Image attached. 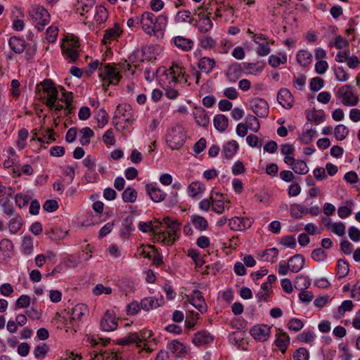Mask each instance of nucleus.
I'll return each mask as SVG.
<instances>
[{
  "label": "nucleus",
  "instance_id": "f257e3e1",
  "mask_svg": "<svg viewBox=\"0 0 360 360\" xmlns=\"http://www.w3.org/2000/svg\"><path fill=\"white\" fill-rule=\"evenodd\" d=\"M136 24H140L143 30L148 34H157L162 32L167 24V17L165 15H155L150 12H144Z\"/></svg>",
  "mask_w": 360,
  "mask_h": 360
},
{
  "label": "nucleus",
  "instance_id": "f03ea898",
  "mask_svg": "<svg viewBox=\"0 0 360 360\" xmlns=\"http://www.w3.org/2000/svg\"><path fill=\"white\" fill-rule=\"evenodd\" d=\"M166 139L168 146L172 150L181 148L186 140V134L183 127L180 124H176L172 127L168 131Z\"/></svg>",
  "mask_w": 360,
  "mask_h": 360
},
{
  "label": "nucleus",
  "instance_id": "7ed1b4c3",
  "mask_svg": "<svg viewBox=\"0 0 360 360\" xmlns=\"http://www.w3.org/2000/svg\"><path fill=\"white\" fill-rule=\"evenodd\" d=\"M99 77L103 80L104 91H106L110 84L117 85L122 77L117 69L109 64L99 68Z\"/></svg>",
  "mask_w": 360,
  "mask_h": 360
},
{
  "label": "nucleus",
  "instance_id": "20e7f679",
  "mask_svg": "<svg viewBox=\"0 0 360 360\" xmlns=\"http://www.w3.org/2000/svg\"><path fill=\"white\" fill-rule=\"evenodd\" d=\"M57 98L58 90L55 84L51 79H46V106L54 110L56 115L63 108L61 104L56 103Z\"/></svg>",
  "mask_w": 360,
  "mask_h": 360
},
{
  "label": "nucleus",
  "instance_id": "39448f33",
  "mask_svg": "<svg viewBox=\"0 0 360 360\" xmlns=\"http://www.w3.org/2000/svg\"><path fill=\"white\" fill-rule=\"evenodd\" d=\"M336 96L346 106H354L359 102L357 96L354 94L349 85H344L340 87L338 90Z\"/></svg>",
  "mask_w": 360,
  "mask_h": 360
},
{
  "label": "nucleus",
  "instance_id": "423d86ee",
  "mask_svg": "<svg viewBox=\"0 0 360 360\" xmlns=\"http://www.w3.org/2000/svg\"><path fill=\"white\" fill-rule=\"evenodd\" d=\"M44 11L45 8L40 6H34L30 11V17L34 24L35 27L39 32L43 31L44 29Z\"/></svg>",
  "mask_w": 360,
  "mask_h": 360
},
{
  "label": "nucleus",
  "instance_id": "0eeeda50",
  "mask_svg": "<svg viewBox=\"0 0 360 360\" xmlns=\"http://www.w3.org/2000/svg\"><path fill=\"white\" fill-rule=\"evenodd\" d=\"M45 98V80L41 82L36 86L34 96V110L36 114L41 117L43 113L42 105L44 103Z\"/></svg>",
  "mask_w": 360,
  "mask_h": 360
},
{
  "label": "nucleus",
  "instance_id": "6e6552de",
  "mask_svg": "<svg viewBox=\"0 0 360 360\" xmlns=\"http://www.w3.org/2000/svg\"><path fill=\"white\" fill-rule=\"evenodd\" d=\"M250 106L253 112L257 117H267L269 112V105L264 99L254 98L250 101Z\"/></svg>",
  "mask_w": 360,
  "mask_h": 360
},
{
  "label": "nucleus",
  "instance_id": "1a4fd4ad",
  "mask_svg": "<svg viewBox=\"0 0 360 360\" xmlns=\"http://www.w3.org/2000/svg\"><path fill=\"white\" fill-rule=\"evenodd\" d=\"M117 320L113 311L107 310L100 322L101 330L105 332L116 330L118 326Z\"/></svg>",
  "mask_w": 360,
  "mask_h": 360
},
{
  "label": "nucleus",
  "instance_id": "9d476101",
  "mask_svg": "<svg viewBox=\"0 0 360 360\" xmlns=\"http://www.w3.org/2000/svg\"><path fill=\"white\" fill-rule=\"evenodd\" d=\"M271 328L267 325H256L250 329L251 335L260 342H264L269 338Z\"/></svg>",
  "mask_w": 360,
  "mask_h": 360
},
{
  "label": "nucleus",
  "instance_id": "9b49d317",
  "mask_svg": "<svg viewBox=\"0 0 360 360\" xmlns=\"http://www.w3.org/2000/svg\"><path fill=\"white\" fill-rule=\"evenodd\" d=\"M75 322L76 321H72V323H70V318L68 320L64 316H61L58 314L55 315V317H53L51 321V323L55 325L58 328H64L66 332L70 330V331L73 333L77 331Z\"/></svg>",
  "mask_w": 360,
  "mask_h": 360
},
{
  "label": "nucleus",
  "instance_id": "f8f14e48",
  "mask_svg": "<svg viewBox=\"0 0 360 360\" xmlns=\"http://www.w3.org/2000/svg\"><path fill=\"white\" fill-rule=\"evenodd\" d=\"M277 100L286 109H290L293 106L294 98L288 89H280L277 95Z\"/></svg>",
  "mask_w": 360,
  "mask_h": 360
},
{
  "label": "nucleus",
  "instance_id": "ddd939ff",
  "mask_svg": "<svg viewBox=\"0 0 360 360\" xmlns=\"http://www.w3.org/2000/svg\"><path fill=\"white\" fill-rule=\"evenodd\" d=\"M214 340L213 336L207 330L197 332L193 338V342L196 346H202L210 344Z\"/></svg>",
  "mask_w": 360,
  "mask_h": 360
},
{
  "label": "nucleus",
  "instance_id": "4468645a",
  "mask_svg": "<svg viewBox=\"0 0 360 360\" xmlns=\"http://www.w3.org/2000/svg\"><path fill=\"white\" fill-rule=\"evenodd\" d=\"M146 190L153 202H160L165 198L166 194L152 184H146Z\"/></svg>",
  "mask_w": 360,
  "mask_h": 360
},
{
  "label": "nucleus",
  "instance_id": "2eb2a0df",
  "mask_svg": "<svg viewBox=\"0 0 360 360\" xmlns=\"http://www.w3.org/2000/svg\"><path fill=\"white\" fill-rule=\"evenodd\" d=\"M189 300L190 303L200 312L202 313L206 311V303L202 293L200 291L193 292Z\"/></svg>",
  "mask_w": 360,
  "mask_h": 360
},
{
  "label": "nucleus",
  "instance_id": "dca6fc26",
  "mask_svg": "<svg viewBox=\"0 0 360 360\" xmlns=\"http://www.w3.org/2000/svg\"><path fill=\"white\" fill-rule=\"evenodd\" d=\"M289 269L292 272L297 273L304 267V258L302 255L291 257L288 262Z\"/></svg>",
  "mask_w": 360,
  "mask_h": 360
},
{
  "label": "nucleus",
  "instance_id": "f3484780",
  "mask_svg": "<svg viewBox=\"0 0 360 360\" xmlns=\"http://www.w3.org/2000/svg\"><path fill=\"white\" fill-rule=\"evenodd\" d=\"M163 299H157L154 297H145L141 301V307L145 311L155 309L163 304Z\"/></svg>",
  "mask_w": 360,
  "mask_h": 360
},
{
  "label": "nucleus",
  "instance_id": "a211bd4d",
  "mask_svg": "<svg viewBox=\"0 0 360 360\" xmlns=\"http://www.w3.org/2000/svg\"><path fill=\"white\" fill-rule=\"evenodd\" d=\"M226 75L229 82H235L242 75L240 64L237 63L231 64L229 67Z\"/></svg>",
  "mask_w": 360,
  "mask_h": 360
},
{
  "label": "nucleus",
  "instance_id": "6ab92c4d",
  "mask_svg": "<svg viewBox=\"0 0 360 360\" xmlns=\"http://www.w3.org/2000/svg\"><path fill=\"white\" fill-rule=\"evenodd\" d=\"M174 44L179 49L184 51H188L192 49L193 46V40L183 37L181 36L175 37L173 39Z\"/></svg>",
  "mask_w": 360,
  "mask_h": 360
},
{
  "label": "nucleus",
  "instance_id": "aec40b11",
  "mask_svg": "<svg viewBox=\"0 0 360 360\" xmlns=\"http://www.w3.org/2000/svg\"><path fill=\"white\" fill-rule=\"evenodd\" d=\"M88 311L87 306L84 304H78L72 309L70 317V323L72 321L80 320L81 318Z\"/></svg>",
  "mask_w": 360,
  "mask_h": 360
},
{
  "label": "nucleus",
  "instance_id": "412c9836",
  "mask_svg": "<svg viewBox=\"0 0 360 360\" xmlns=\"http://www.w3.org/2000/svg\"><path fill=\"white\" fill-rule=\"evenodd\" d=\"M8 44L10 48L15 53H22L26 47L25 41L18 37H12L10 38Z\"/></svg>",
  "mask_w": 360,
  "mask_h": 360
},
{
  "label": "nucleus",
  "instance_id": "4be33fe9",
  "mask_svg": "<svg viewBox=\"0 0 360 360\" xmlns=\"http://www.w3.org/2000/svg\"><path fill=\"white\" fill-rule=\"evenodd\" d=\"M215 64L214 59L208 57H203L200 59L198 63V67L202 72L209 74L215 67Z\"/></svg>",
  "mask_w": 360,
  "mask_h": 360
},
{
  "label": "nucleus",
  "instance_id": "5701e85b",
  "mask_svg": "<svg viewBox=\"0 0 360 360\" xmlns=\"http://www.w3.org/2000/svg\"><path fill=\"white\" fill-rule=\"evenodd\" d=\"M238 148V143L235 140H231L224 145L222 153L227 159H231L236 153Z\"/></svg>",
  "mask_w": 360,
  "mask_h": 360
},
{
  "label": "nucleus",
  "instance_id": "b1692460",
  "mask_svg": "<svg viewBox=\"0 0 360 360\" xmlns=\"http://www.w3.org/2000/svg\"><path fill=\"white\" fill-rule=\"evenodd\" d=\"M161 81L163 82L166 96L169 99H176L179 96V91L176 89V84L163 79Z\"/></svg>",
  "mask_w": 360,
  "mask_h": 360
},
{
  "label": "nucleus",
  "instance_id": "393cba45",
  "mask_svg": "<svg viewBox=\"0 0 360 360\" xmlns=\"http://www.w3.org/2000/svg\"><path fill=\"white\" fill-rule=\"evenodd\" d=\"M184 68L178 64H172V65L165 72V79L169 82H174L176 83V77L179 75Z\"/></svg>",
  "mask_w": 360,
  "mask_h": 360
},
{
  "label": "nucleus",
  "instance_id": "a878e982",
  "mask_svg": "<svg viewBox=\"0 0 360 360\" xmlns=\"http://www.w3.org/2000/svg\"><path fill=\"white\" fill-rule=\"evenodd\" d=\"M153 242H161L167 246L172 245L174 243V240L170 238V236L167 232L163 231L153 233Z\"/></svg>",
  "mask_w": 360,
  "mask_h": 360
},
{
  "label": "nucleus",
  "instance_id": "bb28decb",
  "mask_svg": "<svg viewBox=\"0 0 360 360\" xmlns=\"http://www.w3.org/2000/svg\"><path fill=\"white\" fill-rule=\"evenodd\" d=\"M140 340V335L137 333H130L124 338L120 339L118 344L121 345H129L132 343H136L138 347H141Z\"/></svg>",
  "mask_w": 360,
  "mask_h": 360
},
{
  "label": "nucleus",
  "instance_id": "cd10ccee",
  "mask_svg": "<svg viewBox=\"0 0 360 360\" xmlns=\"http://www.w3.org/2000/svg\"><path fill=\"white\" fill-rule=\"evenodd\" d=\"M289 343L290 338L285 333L281 331L279 333L276 335V340L275 341V344L276 347H278L283 353L285 352Z\"/></svg>",
  "mask_w": 360,
  "mask_h": 360
},
{
  "label": "nucleus",
  "instance_id": "c85d7f7f",
  "mask_svg": "<svg viewBox=\"0 0 360 360\" xmlns=\"http://www.w3.org/2000/svg\"><path fill=\"white\" fill-rule=\"evenodd\" d=\"M194 118L196 123L201 127H206L208 126L210 119L206 112L202 109H198L193 112Z\"/></svg>",
  "mask_w": 360,
  "mask_h": 360
},
{
  "label": "nucleus",
  "instance_id": "c756f323",
  "mask_svg": "<svg viewBox=\"0 0 360 360\" xmlns=\"http://www.w3.org/2000/svg\"><path fill=\"white\" fill-rule=\"evenodd\" d=\"M312 54L306 50H300L297 54V62L303 67H307L312 62Z\"/></svg>",
  "mask_w": 360,
  "mask_h": 360
},
{
  "label": "nucleus",
  "instance_id": "7c9ffc66",
  "mask_svg": "<svg viewBox=\"0 0 360 360\" xmlns=\"http://www.w3.org/2000/svg\"><path fill=\"white\" fill-rule=\"evenodd\" d=\"M129 113H131V108L130 105L126 103L119 104L115 111L113 122L122 117H125L128 116Z\"/></svg>",
  "mask_w": 360,
  "mask_h": 360
},
{
  "label": "nucleus",
  "instance_id": "2f4dec72",
  "mask_svg": "<svg viewBox=\"0 0 360 360\" xmlns=\"http://www.w3.org/2000/svg\"><path fill=\"white\" fill-rule=\"evenodd\" d=\"M214 126L219 131H224L229 124L228 118L224 115H217L214 117Z\"/></svg>",
  "mask_w": 360,
  "mask_h": 360
},
{
  "label": "nucleus",
  "instance_id": "473e14b6",
  "mask_svg": "<svg viewBox=\"0 0 360 360\" xmlns=\"http://www.w3.org/2000/svg\"><path fill=\"white\" fill-rule=\"evenodd\" d=\"M205 190L204 185L199 181H193L188 186V194L194 198L202 193Z\"/></svg>",
  "mask_w": 360,
  "mask_h": 360
},
{
  "label": "nucleus",
  "instance_id": "72a5a7b5",
  "mask_svg": "<svg viewBox=\"0 0 360 360\" xmlns=\"http://www.w3.org/2000/svg\"><path fill=\"white\" fill-rule=\"evenodd\" d=\"M168 349L178 356L186 352V347L177 340L170 342L168 345Z\"/></svg>",
  "mask_w": 360,
  "mask_h": 360
},
{
  "label": "nucleus",
  "instance_id": "f704fd0d",
  "mask_svg": "<svg viewBox=\"0 0 360 360\" xmlns=\"http://www.w3.org/2000/svg\"><path fill=\"white\" fill-rule=\"evenodd\" d=\"M311 285V280L308 276H297L294 282L295 289L303 290L307 289Z\"/></svg>",
  "mask_w": 360,
  "mask_h": 360
},
{
  "label": "nucleus",
  "instance_id": "c9c22d12",
  "mask_svg": "<svg viewBox=\"0 0 360 360\" xmlns=\"http://www.w3.org/2000/svg\"><path fill=\"white\" fill-rule=\"evenodd\" d=\"M213 24L210 16L202 15L200 19L198 30L201 33L208 32L212 28Z\"/></svg>",
  "mask_w": 360,
  "mask_h": 360
},
{
  "label": "nucleus",
  "instance_id": "e433bc0d",
  "mask_svg": "<svg viewBox=\"0 0 360 360\" xmlns=\"http://www.w3.org/2000/svg\"><path fill=\"white\" fill-rule=\"evenodd\" d=\"M307 117L308 120L319 124L324 121L325 114L323 111H317L316 110H313L307 112Z\"/></svg>",
  "mask_w": 360,
  "mask_h": 360
},
{
  "label": "nucleus",
  "instance_id": "4c0bfd02",
  "mask_svg": "<svg viewBox=\"0 0 360 360\" xmlns=\"http://www.w3.org/2000/svg\"><path fill=\"white\" fill-rule=\"evenodd\" d=\"M122 198L124 202H134L137 198V192L134 188L128 186L123 191Z\"/></svg>",
  "mask_w": 360,
  "mask_h": 360
},
{
  "label": "nucleus",
  "instance_id": "58836bf2",
  "mask_svg": "<svg viewBox=\"0 0 360 360\" xmlns=\"http://www.w3.org/2000/svg\"><path fill=\"white\" fill-rule=\"evenodd\" d=\"M67 233L68 231H63L61 229L57 226L52 227L50 231H46V235H49V238L56 241L63 238Z\"/></svg>",
  "mask_w": 360,
  "mask_h": 360
},
{
  "label": "nucleus",
  "instance_id": "ea45409f",
  "mask_svg": "<svg viewBox=\"0 0 360 360\" xmlns=\"http://www.w3.org/2000/svg\"><path fill=\"white\" fill-rule=\"evenodd\" d=\"M191 222L194 227L199 231H205L207 226L208 223L207 220L201 216L194 215L191 217Z\"/></svg>",
  "mask_w": 360,
  "mask_h": 360
},
{
  "label": "nucleus",
  "instance_id": "a19ab883",
  "mask_svg": "<svg viewBox=\"0 0 360 360\" xmlns=\"http://www.w3.org/2000/svg\"><path fill=\"white\" fill-rule=\"evenodd\" d=\"M349 271V263L345 259H338L337 263V272L340 278H344L347 276Z\"/></svg>",
  "mask_w": 360,
  "mask_h": 360
},
{
  "label": "nucleus",
  "instance_id": "79ce46f5",
  "mask_svg": "<svg viewBox=\"0 0 360 360\" xmlns=\"http://www.w3.org/2000/svg\"><path fill=\"white\" fill-rule=\"evenodd\" d=\"M96 8V13L94 15V20L99 24L105 22L108 18L107 9L102 6H98Z\"/></svg>",
  "mask_w": 360,
  "mask_h": 360
},
{
  "label": "nucleus",
  "instance_id": "37998d69",
  "mask_svg": "<svg viewBox=\"0 0 360 360\" xmlns=\"http://www.w3.org/2000/svg\"><path fill=\"white\" fill-rule=\"evenodd\" d=\"M348 134V128L343 124L336 126L334 129L335 137L338 141L344 140L347 136Z\"/></svg>",
  "mask_w": 360,
  "mask_h": 360
},
{
  "label": "nucleus",
  "instance_id": "c03bdc74",
  "mask_svg": "<svg viewBox=\"0 0 360 360\" xmlns=\"http://www.w3.org/2000/svg\"><path fill=\"white\" fill-rule=\"evenodd\" d=\"M120 35V29L117 27L105 30L103 42L104 44H107L110 42L111 40L115 39Z\"/></svg>",
  "mask_w": 360,
  "mask_h": 360
},
{
  "label": "nucleus",
  "instance_id": "a18cd8bd",
  "mask_svg": "<svg viewBox=\"0 0 360 360\" xmlns=\"http://www.w3.org/2000/svg\"><path fill=\"white\" fill-rule=\"evenodd\" d=\"M245 69L249 74L257 75L263 71L264 64L259 63H247L245 64Z\"/></svg>",
  "mask_w": 360,
  "mask_h": 360
},
{
  "label": "nucleus",
  "instance_id": "49530a36",
  "mask_svg": "<svg viewBox=\"0 0 360 360\" xmlns=\"http://www.w3.org/2000/svg\"><path fill=\"white\" fill-rule=\"evenodd\" d=\"M248 129L254 132H257L259 129V123L255 116L249 115L246 117V124Z\"/></svg>",
  "mask_w": 360,
  "mask_h": 360
},
{
  "label": "nucleus",
  "instance_id": "de8ad7c7",
  "mask_svg": "<svg viewBox=\"0 0 360 360\" xmlns=\"http://www.w3.org/2000/svg\"><path fill=\"white\" fill-rule=\"evenodd\" d=\"M316 136V131L315 129H307L304 131L300 136L302 143L308 144L312 141L314 138Z\"/></svg>",
  "mask_w": 360,
  "mask_h": 360
},
{
  "label": "nucleus",
  "instance_id": "09e8293b",
  "mask_svg": "<svg viewBox=\"0 0 360 360\" xmlns=\"http://www.w3.org/2000/svg\"><path fill=\"white\" fill-rule=\"evenodd\" d=\"M181 224L177 220H174L172 224L169 226V231H167L170 238L174 240V242L178 239V232L180 230Z\"/></svg>",
  "mask_w": 360,
  "mask_h": 360
},
{
  "label": "nucleus",
  "instance_id": "8fccbe9b",
  "mask_svg": "<svg viewBox=\"0 0 360 360\" xmlns=\"http://www.w3.org/2000/svg\"><path fill=\"white\" fill-rule=\"evenodd\" d=\"M200 46L205 49H211L216 46L215 40L210 36L205 35L200 38Z\"/></svg>",
  "mask_w": 360,
  "mask_h": 360
},
{
  "label": "nucleus",
  "instance_id": "3c124183",
  "mask_svg": "<svg viewBox=\"0 0 360 360\" xmlns=\"http://www.w3.org/2000/svg\"><path fill=\"white\" fill-rule=\"evenodd\" d=\"M292 170L299 174H305L309 172L306 162L302 160H296L292 166Z\"/></svg>",
  "mask_w": 360,
  "mask_h": 360
},
{
  "label": "nucleus",
  "instance_id": "603ef678",
  "mask_svg": "<svg viewBox=\"0 0 360 360\" xmlns=\"http://www.w3.org/2000/svg\"><path fill=\"white\" fill-rule=\"evenodd\" d=\"M258 45L257 49V53L259 56H267L270 51L271 48L269 46L268 39H266L259 44H257Z\"/></svg>",
  "mask_w": 360,
  "mask_h": 360
},
{
  "label": "nucleus",
  "instance_id": "864d4df0",
  "mask_svg": "<svg viewBox=\"0 0 360 360\" xmlns=\"http://www.w3.org/2000/svg\"><path fill=\"white\" fill-rule=\"evenodd\" d=\"M198 319H199L198 313L194 312L193 311H190L189 314L186 316V319L185 321L186 327L188 329L192 328L196 324Z\"/></svg>",
  "mask_w": 360,
  "mask_h": 360
},
{
  "label": "nucleus",
  "instance_id": "5fc2aeb1",
  "mask_svg": "<svg viewBox=\"0 0 360 360\" xmlns=\"http://www.w3.org/2000/svg\"><path fill=\"white\" fill-rule=\"evenodd\" d=\"M82 134V137L80 139V143L84 145H87L90 143V138L94 136V131L89 127H84L80 131Z\"/></svg>",
  "mask_w": 360,
  "mask_h": 360
},
{
  "label": "nucleus",
  "instance_id": "6e6d98bb",
  "mask_svg": "<svg viewBox=\"0 0 360 360\" xmlns=\"http://www.w3.org/2000/svg\"><path fill=\"white\" fill-rule=\"evenodd\" d=\"M191 13L188 10H184L178 11L175 16L176 22H191L190 19Z\"/></svg>",
  "mask_w": 360,
  "mask_h": 360
},
{
  "label": "nucleus",
  "instance_id": "4d7b16f0",
  "mask_svg": "<svg viewBox=\"0 0 360 360\" xmlns=\"http://www.w3.org/2000/svg\"><path fill=\"white\" fill-rule=\"evenodd\" d=\"M21 248L25 254L29 255L32 252L33 249V243L31 237L25 236L23 238Z\"/></svg>",
  "mask_w": 360,
  "mask_h": 360
},
{
  "label": "nucleus",
  "instance_id": "13d9d810",
  "mask_svg": "<svg viewBox=\"0 0 360 360\" xmlns=\"http://www.w3.org/2000/svg\"><path fill=\"white\" fill-rule=\"evenodd\" d=\"M58 34V27L57 26H50L46 29V41L49 43L56 41Z\"/></svg>",
  "mask_w": 360,
  "mask_h": 360
},
{
  "label": "nucleus",
  "instance_id": "bf43d9fd",
  "mask_svg": "<svg viewBox=\"0 0 360 360\" xmlns=\"http://www.w3.org/2000/svg\"><path fill=\"white\" fill-rule=\"evenodd\" d=\"M77 48L62 46L63 52L71 59L72 61H75L79 57V52Z\"/></svg>",
  "mask_w": 360,
  "mask_h": 360
},
{
  "label": "nucleus",
  "instance_id": "052dcab7",
  "mask_svg": "<svg viewBox=\"0 0 360 360\" xmlns=\"http://www.w3.org/2000/svg\"><path fill=\"white\" fill-rule=\"evenodd\" d=\"M303 326V322L300 319L295 318L291 319L288 323V328L295 332L300 330Z\"/></svg>",
  "mask_w": 360,
  "mask_h": 360
},
{
  "label": "nucleus",
  "instance_id": "680f3d73",
  "mask_svg": "<svg viewBox=\"0 0 360 360\" xmlns=\"http://www.w3.org/2000/svg\"><path fill=\"white\" fill-rule=\"evenodd\" d=\"M327 252L322 248H316L311 252V258L316 262H322L326 259Z\"/></svg>",
  "mask_w": 360,
  "mask_h": 360
},
{
  "label": "nucleus",
  "instance_id": "e2e57ef3",
  "mask_svg": "<svg viewBox=\"0 0 360 360\" xmlns=\"http://www.w3.org/2000/svg\"><path fill=\"white\" fill-rule=\"evenodd\" d=\"M278 251L276 248H272L266 250L262 255L263 260L270 262L271 259L276 258L278 256Z\"/></svg>",
  "mask_w": 360,
  "mask_h": 360
},
{
  "label": "nucleus",
  "instance_id": "0e129e2a",
  "mask_svg": "<svg viewBox=\"0 0 360 360\" xmlns=\"http://www.w3.org/2000/svg\"><path fill=\"white\" fill-rule=\"evenodd\" d=\"M98 126L100 128H103L108 122V116L106 111L103 109H101L97 115Z\"/></svg>",
  "mask_w": 360,
  "mask_h": 360
},
{
  "label": "nucleus",
  "instance_id": "69168bd1",
  "mask_svg": "<svg viewBox=\"0 0 360 360\" xmlns=\"http://www.w3.org/2000/svg\"><path fill=\"white\" fill-rule=\"evenodd\" d=\"M324 81L322 78L316 77L311 79L310 89L312 91H318L323 86Z\"/></svg>",
  "mask_w": 360,
  "mask_h": 360
},
{
  "label": "nucleus",
  "instance_id": "338daca9",
  "mask_svg": "<svg viewBox=\"0 0 360 360\" xmlns=\"http://www.w3.org/2000/svg\"><path fill=\"white\" fill-rule=\"evenodd\" d=\"M293 359L294 360H308L309 352L305 348L300 347L295 352Z\"/></svg>",
  "mask_w": 360,
  "mask_h": 360
},
{
  "label": "nucleus",
  "instance_id": "774afa93",
  "mask_svg": "<svg viewBox=\"0 0 360 360\" xmlns=\"http://www.w3.org/2000/svg\"><path fill=\"white\" fill-rule=\"evenodd\" d=\"M31 200V197L27 194H17L15 196V202L20 207L25 206Z\"/></svg>",
  "mask_w": 360,
  "mask_h": 360
}]
</instances>
